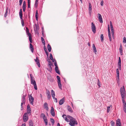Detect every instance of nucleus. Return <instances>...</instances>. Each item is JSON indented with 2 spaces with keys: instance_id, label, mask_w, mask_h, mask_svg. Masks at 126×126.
<instances>
[{
  "instance_id": "ddd939ff",
  "label": "nucleus",
  "mask_w": 126,
  "mask_h": 126,
  "mask_svg": "<svg viewBox=\"0 0 126 126\" xmlns=\"http://www.w3.org/2000/svg\"><path fill=\"white\" fill-rule=\"evenodd\" d=\"M26 95H22V98L21 99V101L24 104L25 103V97Z\"/></svg>"
},
{
  "instance_id": "338daca9",
  "label": "nucleus",
  "mask_w": 126,
  "mask_h": 126,
  "mask_svg": "<svg viewBox=\"0 0 126 126\" xmlns=\"http://www.w3.org/2000/svg\"><path fill=\"white\" fill-rule=\"evenodd\" d=\"M48 65L50 66H52V63H48Z\"/></svg>"
},
{
  "instance_id": "4468645a",
  "label": "nucleus",
  "mask_w": 126,
  "mask_h": 126,
  "mask_svg": "<svg viewBox=\"0 0 126 126\" xmlns=\"http://www.w3.org/2000/svg\"><path fill=\"white\" fill-rule=\"evenodd\" d=\"M119 50L120 54L121 55H123V48L121 44L120 45Z\"/></svg>"
},
{
  "instance_id": "a878e982",
  "label": "nucleus",
  "mask_w": 126,
  "mask_h": 126,
  "mask_svg": "<svg viewBox=\"0 0 126 126\" xmlns=\"http://www.w3.org/2000/svg\"><path fill=\"white\" fill-rule=\"evenodd\" d=\"M55 70L56 73L59 74H60V72L58 69V67H55Z\"/></svg>"
},
{
  "instance_id": "0e129e2a",
  "label": "nucleus",
  "mask_w": 126,
  "mask_h": 126,
  "mask_svg": "<svg viewBox=\"0 0 126 126\" xmlns=\"http://www.w3.org/2000/svg\"><path fill=\"white\" fill-rule=\"evenodd\" d=\"M118 68L119 70H121V66L118 65Z\"/></svg>"
},
{
  "instance_id": "4c0bfd02",
  "label": "nucleus",
  "mask_w": 126,
  "mask_h": 126,
  "mask_svg": "<svg viewBox=\"0 0 126 126\" xmlns=\"http://www.w3.org/2000/svg\"><path fill=\"white\" fill-rule=\"evenodd\" d=\"M103 34H101L100 36V38L101 39V41H103L104 40L103 39Z\"/></svg>"
},
{
  "instance_id": "9b49d317",
  "label": "nucleus",
  "mask_w": 126,
  "mask_h": 126,
  "mask_svg": "<svg viewBox=\"0 0 126 126\" xmlns=\"http://www.w3.org/2000/svg\"><path fill=\"white\" fill-rule=\"evenodd\" d=\"M50 113L51 115L53 116H54L55 115V113L54 110V109L53 107L51 108V109L50 110Z\"/></svg>"
},
{
  "instance_id": "473e14b6",
  "label": "nucleus",
  "mask_w": 126,
  "mask_h": 126,
  "mask_svg": "<svg viewBox=\"0 0 126 126\" xmlns=\"http://www.w3.org/2000/svg\"><path fill=\"white\" fill-rule=\"evenodd\" d=\"M125 96H124V97H122V101L123 102V104H124V103H126V102H125Z\"/></svg>"
},
{
  "instance_id": "5fc2aeb1",
  "label": "nucleus",
  "mask_w": 126,
  "mask_h": 126,
  "mask_svg": "<svg viewBox=\"0 0 126 126\" xmlns=\"http://www.w3.org/2000/svg\"><path fill=\"white\" fill-rule=\"evenodd\" d=\"M103 1L102 0L100 2V4L101 6H103Z\"/></svg>"
},
{
  "instance_id": "6e6552de",
  "label": "nucleus",
  "mask_w": 126,
  "mask_h": 126,
  "mask_svg": "<svg viewBox=\"0 0 126 126\" xmlns=\"http://www.w3.org/2000/svg\"><path fill=\"white\" fill-rule=\"evenodd\" d=\"M97 15L98 16V19L100 23H102L103 21L102 20V16L101 14H97Z\"/></svg>"
},
{
  "instance_id": "13d9d810",
  "label": "nucleus",
  "mask_w": 126,
  "mask_h": 126,
  "mask_svg": "<svg viewBox=\"0 0 126 126\" xmlns=\"http://www.w3.org/2000/svg\"><path fill=\"white\" fill-rule=\"evenodd\" d=\"M108 32H110V27L109 25H108Z\"/></svg>"
},
{
  "instance_id": "20e7f679",
  "label": "nucleus",
  "mask_w": 126,
  "mask_h": 126,
  "mask_svg": "<svg viewBox=\"0 0 126 126\" xmlns=\"http://www.w3.org/2000/svg\"><path fill=\"white\" fill-rule=\"evenodd\" d=\"M91 25V28L92 31L94 33H95L96 31V27L95 25L93 22L92 23Z\"/></svg>"
},
{
  "instance_id": "39448f33",
  "label": "nucleus",
  "mask_w": 126,
  "mask_h": 126,
  "mask_svg": "<svg viewBox=\"0 0 126 126\" xmlns=\"http://www.w3.org/2000/svg\"><path fill=\"white\" fill-rule=\"evenodd\" d=\"M92 6L91 3H89V8L88 11L90 15L91 16L92 12Z\"/></svg>"
},
{
  "instance_id": "6e6d98bb",
  "label": "nucleus",
  "mask_w": 126,
  "mask_h": 126,
  "mask_svg": "<svg viewBox=\"0 0 126 126\" xmlns=\"http://www.w3.org/2000/svg\"><path fill=\"white\" fill-rule=\"evenodd\" d=\"M53 98V99H55V102L56 103H57V98H55V97H54V98Z\"/></svg>"
},
{
  "instance_id": "6ab92c4d",
  "label": "nucleus",
  "mask_w": 126,
  "mask_h": 126,
  "mask_svg": "<svg viewBox=\"0 0 126 126\" xmlns=\"http://www.w3.org/2000/svg\"><path fill=\"white\" fill-rule=\"evenodd\" d=\"M34 29L35 31H37L39 30V27L38 25H37L36 24H35V26H34Z\"/></svg>"
},
{
  "instance_id": "2eb2a0df",
  "label": "nucleus",
  "mask_w": 126,
  "mask_h": 126,
  "mask_svg": "<svg viewBox=\"0 0 126 126\" xmlns=\"http://www.w3.org/2000/svg\"><path fill=\"white\" fill-rule=\"evenodd\" d=\"M67 109L68 111L69 112L72 113L73 112V111L72 110V108L69 106H67Z\"/></svg>"
},
{
  "instance_id": "bf43d9fd",
  "label": "nucleus",
  "mask_w": 126,
  "mask_h": 126,
  "mask_svg": "<svg viewBox=\"0 0 126 126\" xmlns=\"http://www.w3.org/2000/svg\"><path fill=\"white\" fill-rule=\"evenodd\" d=\"M21 24L22 26H23L24 25V22L23 20H22L21 21Z\"/></svg>"
},
{
  "instance_id": "bb28decb",
  "label": "nucleus",
  "mask_w": 126,
  "mask_h": 126,
  "mask_svg": "<svg viewBox=\"0 0 126 126\" xmlns=\"http://www.w3.org/2000/svg\"><path fill=\"white\" fill-rule=\"evenodd\" d=\"M47 48L49 51H51V47L50 46L49 44H48L47 46Z\"/></svg>"
},
{
  "instance_id": "4be33fe9",
  "label": "nucleus",
  "mask_w": 126,
  "mask_h": 126,
  "mask_svg": "<svg viewBox=\"0 0 126 126\" xmlns=\"http://www.w3.org/2000/svg\"><path fill=\"white\" fill-rule=\"evenodd\" d=\"M50 59L52 60V61L53 62H54L55 61H56V60L55 59H53V57L52 55L51 54H50Z\"/></svg>"
},
{
  "instance_id": "774afa93",
  "label": "nucleus",
  "mask_w": 126,
  "mask_h": 126,
  "mask_svg": "<svg viewBox=\"0 0 126 126\" xmlns=\"http://www.w3.org/2000/svg\"><path fill=\"white\" fill-rule=\"evenodd\" d=\"M31 1L30 0H28V4H30Z\"/></svg>"
},
{
  "instance_id": "c03bdc74",
  "label": "nucleus",
  "mask_w": 126,
  "mask_h": 126,
  "mask_svg": "<svg viewBox=\"0 0 126 126\" xmlns=\"http://www.w3.org/2000/svg\"><path fill=\"white\" fill-rule=\"evenodd\" d=\"M50 121L52 123L53 125L54 123V120L52 118H50Z\"/></svg>"
},
{
  "instance_id": "09e8293b",
  "label": "nucleus",
  "mask_w": 126,
  "mask_h": 126,
  "mask_svg": "<svg viewBox=\"0 0 126 126\" xmlns=\"http://www.w3.org/2000/svg\"><path fill=\"white\" fill-rule=\"evenodd\" d=\"M54 62H55L54 63V65L55 66V67H58V65H57V63L56 61H55Z\"/></svg>"
},
{
  "instance_id": "b1692460",
  "label": "nucleus",
  "mask_w": 126,
  "mask_h": 126,
  "mask_svg": "<svg viewBox=\"0 0 126 126\" xmlns=\"http://www.w3.org/2000/svg\"><path fill=\"white\" fill-rule=\"evenodd\" d=\"M29 126H33V122L32 120H30L29 121Z\"/></svg>"
},
{
  "instance_id": "7c9ffc66",
  "label": "nucleus",
  "mask_w": 126,
  "mask_h": 126,
  "mask_svg": "<svg viewBox=\"0 0 126 126\" xmlns=\"http://www.w3.org/2000/svg\"><path fill=\"white\" fill-rule=\"evenodd\" d=\"M26 3L25 1H24L23 3L22 8H26Z\"/></svg>"
},
{
  "instance_id": "79ce46f5",
  "label": "nucleus",
  "mask_w": 126,
  "mask_h": 126,
  "mask_svg": "<svg viewBox=\"0 0 126 126\" xmlns=\"http://www.w3.org/2000/svg\"><path fill=\"white\" fill-rule=\"evenodd\" d=\"M57 78L58 80V82L61 81L60 78L59 76H57Z\"/></svg>"
},
{
  "instance_id": "f03ea898",
  "label": "nucleus",
  "mask_w": 126,
  "mask_h": 126,
  "mask_svg": "<svg viewBox=\"0 0 126 126\" xmlns=\"http://www.w3.org/2000/svg\"><path fill=\"white\" fill-rule=\"evenodd\" d=\"M120 92L121 95V97H124L125 96V91L124 87L123 86V87H121L120 88Z\"/></svg>"
},
{
  "instance_id": "412c9836",
  "label": "nucleus",
  "mask_w": 126,
  "mask_h": 126,
  "mask_svg": "<svg viewBox=\"0 0 126 126\" xmlns=\"http://www.w3.org/2000/svg\"><path fill=\"white\" fill-rule=\"evenodd\" d=\"M44 106L45 108L47 110H48V104L46 102L44 104Z\"/></svg>"
},
{
  "instance_id": "a19ab883",
  "label": "nucleus",
  "mask_w": 126,
  "mask_h": 126,
  "mask_svg": "<svg viewBox=\"0 0 126 126\" xmlns=\"http://www.w3.org/2000/svg\"><path fill=\"white\" fill-rule=\"evenodd\" d=\"M35 62H36L37 64L38 65L39 67H40V65L39 60V62H38V61H37V60L36 61H35Z\"/></svg>"
},
{
  "instance_id": "37998d69",
  "label": "nucleus",
  "mask_w": 126,
  "mask_h": 126,
  "mask_svg": "<svg viewBox=\"0 0 126 126\" xmlns=\"http://www.w3.org/2000/svg\"><path fill=\"white\" fill-rule=\"evenodd\" d=\"M29 39L30 41V42L31 43H32V38L31 37V36H29Z\"/></svg>"
},
{
  "instance_id": "cd10ccee",
  "label": "nucleus",
  "mask_w": 126,
  "mask_h": 126,
  "mask_svg": "<svg viewBox=\"0 0 126 126\" xmlns=\"http://www.w3.org/2000/svg\"><path fill=\"white\" fill-rule=\"evenodd\" d=\"M123 109L124 112L126 113V103L123 104Z\"/></svg>"
},
{
  "instance_id": "c756f323",
  "label": "nucleus",
  "mask_w": 126,
  "mask_h": 126,
  "mask_svg": "<svg viewBox=\"0 0 126 126\" xmlns=\"http://www.w3.org/2000/svg\"><path fill=\"white\" fill-rule=\"evenodd\" d=\"M58 86L60 89H62V85L61 84V81L58 82Z\"/></svg>"
},
{
  "instance_id": "e2e57ef3",
  "label": "nucleus",
  "mask_w": 126,
  "mask_h": 126,
  "mask_svg": "<svg viewBox=\"0 0 126 126\" xmlns=\"http://www.w3.org/2000/svg\"><path fill=\"white\" fill-rule=\"evenodd\" d=\"M34 60L35 61H36L37 60L38 62H39V59H38L37 57H36V59H34Z\"/></svg>"
},
{
  "instance_id": "f3484780",
  "label": "nucleus",
  "mask_w": 126,
  "mask_h": 126,
  "mask_svg": "<svg viewBox=\"0 0 126 126\" xmlns=\"http://www.w3.org/2000/svg\"><path fill=\"white\" fill-rule=\"evenodd\" d=\"M110 29L111 32L112 36V37H114V32L113 27V26L110 27Z\"/></svg>"
},
{
  "instance_id": "4d7b16f0",
  "label": "nucleus",
  "mask_w": 126,
  "mask_h": 126,
  "mask_svg": "<svg viewBox=\"0 0 126 126\" xmlns=\"http://www.w3.org/2000/svg\"><path fill=\"white\" fill-rule=\"evenodd\" d=\"M121 61H118V65H121Z\"/></svg>"
},
{
  "instance_id": "49530a36",
  "label": "nucleus",
  "mask_w": 126,
  "mask_h": 126,
  "mask_svg": "<svg viewBox=\"0 0 126 126\" xmlns=\"http://www.w3.org/2000/svg\"><path fill=\"white\" fill-rule=\"evenodd\" d=\"M110 123L111 126H114L115 124L114 122L113 121H112L110 122Z\"/></svg>"
},
{
  "instance_id": "5701e85b",
  "label": "nucleus",
  "mask_w": 126,
  "mask_h": 126,
  "mask_svg": "<svg viewBox=\"0 0 126 126\" xmlns=\"http://www.w3.org/2000/svg\"><path fill=\"white\" fill-rule=\"evenodd\" d=\"M93 48L95 54H96V53L97 52L96 48L95 46L93 44Z\"/></svg>"
},
{
  "instance_id": "f257e3e1",
  "label": "nucleus",
  "mask_w": 126,
  "mask_h": 126,
  "mask_svg": "<svg viewBox=\"0 0 126 126\" xmlns=\"http://www.w3.org/2000/svg\"><path fill=\"white\" fill-rule=\"evenodd\" d=\"M67 117L70 120L69 124L71 126H74L77 125L78 123L76 119L70 115H67Z\"/></svg>"
},
{
  "instance_id": "a211bd4d",
  "label": "nucleus",
  "mask_w": 126,
  "mask_h": 126,
  "mask_svg": "<svg viewBox=\"0 0 126 126\" xmlns=\"http://www.w3.org/2000/svg\"><path fill=\"white\" fill-rule=\"evenodd\" d=\"M22 9H20V10L19 12V15L20 18L21 19H22Z\"/></svg>"
},
{
  "instance_id": "3c124183",
  "label": "nucleus",
  "mask_w": 126,
  "mask_h": 126,
  "mask_svg": "<svg viewBox=\"0 0 126 126\" xmlns=\"http://www.w3.org/2000/svg\"><path fill=\"white\" fill-rule=\"evenodd\" d=\"M45 114L43 113H41L40 115V117H45Z\"/></svg>"
},
{
  "instance_id": "72a5a7b5",
  "label": "nucleus",
  "mask_w": 126,
  "mask_h": 126,
  "mask_svg": "<svg viewBox=\"0 0 126 126\" xmlns=\"http://www.w3.org/2000/svg\"><path fill=\"white\" fill-rule=\"evenodd\" d=\"M41 40H42V43L44 45H45V42L44 39L42 37H41Z\"/></svg>"
},
{
  "instance_id": "9d476101",
  "label": "nucleus",
  "mask_w": 126,
  "mask_h": 126,
  "mask_svg": "<svg viewBox=\"0 0 126 126\" xmlns=\"http://www.w3.org/2000/svg\"><path fill=\"white\" fill-rule=\"evenodd\" d=\"M116 73L117 74V81L118 82V81H119V69L117 68L116 69Z\"/></svg>"
},
{
  "instance_id": "423d86ee",
  "label": "nucleus",
  "mask_w": 126,
  "mask_h": 126,
  "mask_svg": "<svg viewBox=\"0 0 126 126\" xmlns=\"http://www.w3.org/2000/svg\"><path fill=\"white\" fill-rule=\"evenodd\" d=\"M29 100L30 101V103L32 105H33V102L34 98L32 96L30 95V97L29 98Z\"/></svg>"
},
{
  "instance_id": "a18cd8bd",
  "label": "nucleus",
  "mask_w": 126,
  "mask_h": 126,
  "mask_svg": "<svg viewBox=\"0 0 126 126\" xmlns=\"http://www.w3.org/2000/svg\"><path fill=\"white\" fill-rule=\"evenodd\" d=\"M97 85L99 87H100V83L99 81V80L98 79Z\"/></svg>"
},
{
  "instance_id": "2f4dec72",
  "label": "nucleus",
  "mask_w": 126,
  "mask_h": 126,
  "mask_svg": "<svg viewBox=\"0 0 126 126\" xmlns=\"http://www.w3.org/2000/svg\"><path fill=\"white\" fill-rule=\"evenodd\" d=\"M8 8H7L6 10V12L5 14L4 15V17H6L8 12Z\"/></svg>"
},
{
  "instance_id": "c85d7f7f",
  "label": "nucleus",
  "mask_w": 126,
  "mask_h": 126,
  "mask_svg": "<svg viewBox=\"0 0 126 126\" xmlns=\"http://www.w3.org/2000/svg\"><path fill=\"white\" fill-rule=\"evenodd\" d=\"M108 36L110 41H111V35L110 32H108Z\"/></svg>"
},
{
  "instance_id": "0eeeda50",
  "label": "nucleus",
  "mask_w": 126,
  "mask_h": 126,
  "mask_svg": "<svg viewBox=\"0 0 126 126\" xmlns=\"http://www.w3.org/2000/svg\"><path fill=\"white\" fill-rule=\"evenodd\" d=\"M46 94L47 95L48 99L50 100L51 97L50 92L48 90H47Z\"/></svg>"
},
{
  "instance_id": "1a4fd4ad",
  "label": "nucleus",
  "mask_w": 126,
  "mask_h": 126,
  "mask_svg": "<svg viewBox=\"0 0 126 126\" xmlns=\"http://www.w3.org/2000/svg\"><path fill=\"white\" fill-rule=\"evenodd\" d=\"M116 126H122V124L121 123L120 119H117L116 123Z\"/></svg>"
},
{
  "instance_id": "680f3d73",
  "label": "nucleus",
  "mask_w": 126,
  "mask_h": 126,
  "mask_svg": "<svg viewBox=\"0 0 126 126\" xmlns=\"http://www.w3.org/2000/svg\"><path fill=\"white\" fill-rule=\"evenodd\" d=\"M38 11L37 10H36V13H35V16H38Z\"/></svg>"
},
{
  "instance_id": "864d4df0",
  "label": "nucleus",
  "mask_w": 126,
  "mask_h": 126,
  "mask_svg": "<svg viewBox=\"0 0 126 126\" xmlns=\"http://www.w3.org/2000/svg\"><path fill=\"white\" fill-rule=\"evenodd\" d=\"M26 33L29 32V30L27 27L26 28Z\"/></svg>"
},
{
  "instance_id": "f704fd0d",
  "label": "nucleus",
  "mask_w": 126,
  "mask_h": 126,
  "mask_svg": "<svg viewBox=\"0 0 126 126\" xmlns=\"http://www.w3.org/2000/svg\"><path fill=\"white\" fill-rule=\"evenodd\" d=\"M38 0H36L35 2V6L36 7H37L38 5Z\"/></svg>"
},
{
  "instance_id": "58836bf2",
  "label": "nucleus",
  "mask_w": 126,
  "mask_h": 126,
  "mask_svg": "<svg viewBox=\"0 0 126 126\" xmlns=\"http://www.w3.org/2000/svg\"><path fill=\"white\" fill-rule=\"evenodd\" d=\"M30 76L31 77V81L33 80L34 79V78L33 77L32 75L31 74L30 75Z\"/></svg>"
},
{
  "instance_id": "de8ad7c7",
  "label": "nucleus",
  "mask_w": 126,
  "mask_h": 126,
  "mask_svg": "<svg viewBox=\"0 0 126 126\" xmlns=\"http://www.w3.org/2000/svg\"><path fill=\"white\" fill-rule=\"evenodd\" d=\"M34 86V88L35 90L37 89V87L36 85V83L33 85Z\"/></svg>"
},
{
  "instance_id": "e433bc0d",
  "label": "nucleus",
  "mask_w": 126,
  "mask_h": 126,
  "mask_svg": "<svg viewBox=\"0 0 126 126\" xmlns=\"http://www.w3.org/2000/svg\"><path fill=\"white\" fill-rule=\"evenodd\" d=\"M44 122L45 123V125H47L48 124V122H47V119H45V120H44Z\"/></svg>"
},
{
  "instance_id": "7ed1b4c3",
  "label": "nucleus",
  "mask_w": 126,
  "mask_h": 126,
  "mask_svg": "<svg viewBox=\"0 0 126 126\" xmlns=\"http://www.w3.org/2000/svg\"><path fill=\"white\" fill-rule=\"evenodd\" d=\"M28 119V115L27 112L25 113L23 116V120L24 122H27Z\"/></svg>"
},
{
  "instance_id": "603ef678",
  "label": "nucleus",
  "mask_w": 126,
  "mask_h": 126,
  "mask_svg": "<svg viewBox=\"0 0 126 126\" xmlns=\"http://www.w3.org/2000/svg\"><path fill=\"white\" fill-rule=\"evenodd\" d=\"M110 107H107V112H109L110 111Z\"/></svg>"
},
{
  "instance_id": "052dcab7",
  "label": "nucleus",
  "mask_w": 126,
  "mask_h": 126,
  "mask_svg": "<svg viewBox=\"0 0 126 126\" xmlns=\"http://www.w3.org/2000/svg\"><path fill=\"white\" fill-rule=\"evenodd\" d=\"M27 34L29 37L31 36V34L29 32L27 33Z\"/></svg>"
},
{
  "instance_id": "8fccbe9b",
  "label": "nucleus",
  "mask_w": 126,
  "mask_h": 126,
  "mask_svg": "<svg viewBox=\"0 0 126 126\" xmlns=\"http://www.w3.org/2000/svg\"><path fill=\"white\" fill-rule=\"evenodd\" d=\"M123 42L126 43V38L125 37H123Z\"/></svg>"
},
{
  "instance_id": "393cba45",
  "label": "nucleus",
  "mask_w": 126,
  "mask_h": 126,
  "mask_svg": "<svg viewBox=\"0 0 126 126\" xmlns=\"http://www.w3.org/2000/svg\"><path fill=\"white\" fill-rule=\"evenodd\" d=\"M66 115L64 114L63 116H62V117H63V118L64 119H65V120L66 121H67V122H69V120H68V119H67V117H64V116H66Z\"/></svg>"
},
{
  "instance_id": "ea45409f",
  "label": "nucleus",
  "mask_w": 126,
  "mask_h": 126,
  "mask_svg": "<svg viewBox=\"0 0 126 126\" xmlns=\"http://www.w3.org/2000/svg\"><path fill=\"white\" fill-rule=\"evenodd\" d=\"M31 84L33 85L35 84H36V82L35 81V80H33L31 81Z\"/></svg>"
},
{
  "instance_id": "69168bd1",
  "label": "nucleus",
  "mask_w": 126,
  "mask_h": 126,
  "mask_svg": "<svg viewBox=\"0 0 126 126\" xmlns=\"http://www.w3.org/2000/svg\"><path fill=\"white\" fill-rule=\"evenodd\" d=\"M43 118V119L44 120H45V119H47V118L45 116V117H44Z\"/></svg>"
},
{
  "instance_id": "f8f14e48",
  "label": "nucleus",
  "mask_w": 126,
  "mask_h": 126,
  "mask_svg": "<svg viewBox=\"0 0 126 126\" xmlns=\"http://www.w3.org/2000/svg\"><path fill=\"white\" fill-rule=\"evenodd\" d=\"M65 99L64 97H63L59 101V104L60 105H61L64 103Z\"/></svg>"
},
{
  "instance_id": "aec40b11",
  "label": "nucleus",
  "mask_w": 126,
  "mask_h": 126,
  "mask_svg": "<svg viewBox=\"0 0 126 126\" xmlns=\"http://www.w3.org/2000/svg\"><path fill=\"white\" fill-rule=\"evenodd\" d=\"M51 94L53 98H54L55 96V94L54 91L52 90L51 91Z\"/></svg>"
},
{
  "instance_id": "c9c22d12",
  "label": "nucleus",
  "mask_w": 126,
  "mask_h": 126,
  "mask_svg": "<svg viewBox=\"0 0 126 126\" xmlns=\"http://www.w3.org/2000/svg\"><path fill=\"white\" fill-rule=\"evenodd\" d=\"M27 113H29L31 112V108H29L27 109Z\"/></svg>"
},
{
  "instance_id": "dca6fc26",
  "label": "nucleus",
  "mask_w": 126,
  "mask_h": 126,
  "mask_svg": "<svg viewBox=\"0 0 126 126\" xmlns=\"http://www.w3.org/2000/svg\"><path fill=\"white\" fill-rule=\"evenodd\" d=\"M30 48L32 52L33 53L34 51V48L32 44L30 43Z\"/></svg>"
}]
</instances>
